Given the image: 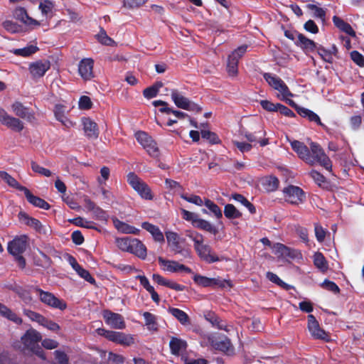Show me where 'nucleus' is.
Masks as SVG:
<instances>
[{
    "label": "nucleus",
    "mask_w": 364,
    "mask_h": 364,
    "mask_svg": "<svg viewBox=\"0 0 364 364\" xmlns=\"http://www.w3.org/2000/svg\"><path fill=\"white\" fill-rule=\"evenodd\" d=\"M41 340L42 336L38 331L33 328L28 329L21 337V343L23 344L21 350L32 352L39 358L45 360V353L38 345L39 341Z\"/></svg>",
    "instance_id": "obj_1"
},
{
    "label": "nucleus",
    "mask_w": 364,
    "mask_h": 364,
    "mask_svg": "<svg viewBox=\"0 0 364 364\" xmlns=\"http://www.w3.org/2000/svg\"><path fill=\"white\" fill-rule=\"evenodd\" d=\"M188 237L194 242V248L199 257L208 263H213L220 260V258L212 253L211 248L208 245H204L203 236L198 232H190Z\"/></svg>",
    "instance_id": "obj_2"
},
{
    "label": "nucleus",
    "mask_w": 364,
    "mask_h": 364,
    "mask_svg": "<svg viewBox=\"0 0 364 364\" xmlns=\"http://www.w3.org/2000/svg\"><path fill=\"white\" fill-rule=\"evenodd\" d=\"M28 237L26 235H21L15 237L8 244L9 252L14 256L21 267L23 268L26 265V261L21 256V254L26 250L27 247Z\"/></svg>",
    "instance_id": "obj_3"
},
{
    "label": "nucleus",
    "mask_w": 364,
    "mask_h": 364,
    "mask_svg": "<svg viewBox=\"0 0 364 364\" xmlns=\"http://www.w3.org/2000/svg\"><path fill=\"white\" fill-rule=\"evenodd\" d=\"M310 158L311 162L308 164L314 165L318 163L323 166L327 171H331L332 164L329 157L325 154L322 148L315 142L310 143Z\"/></svg>",
    "instance_id": "obj_4"
},
{
    "label": "nucleus",
    "mask_w": 364,
    "mask_h": 364,
    "mask_svg": "<svg viewBox=\"0 0 364 364\" xmlns=\"http://www.w3.org/2000/svg\"><path fill=\"white\" fill-rule=\"evenodd\" d=\"M127 182L141 198L149 200L153 199L154 196L150 187L135 173H129L127 175Z\"/></svg>",
    "instance_id": "obj_5"
},
{
    "label": "nucleus",
    "mask_w": 364,
    "mask_h": 364,
    "mask_svg": "<svg viewBox=\"0 0 364 364\" xmlns=\"http://www.w3.org/2000/svg\"><path fill=\"white\" fill-rule=\"evenodd\" d=\"M263 76L267 82L278 92L277 96L279 100H285L286 97H293V94L281 78L271 73H264Z\"/></svg>",
    "instance_id": "obj_6"
},
{
    "label": "nucleus",
    "mask_w": 364,
    "mask_h": 364,
    "mask_svg": "<svg viewBox=\"0 0 364 364\" xmlns=\"http://www.w3.org/2000/svg\"><path fill=\"white\" fill-rule=\"evenodd\" d=\"M97 332L99 335L104 336L109 341L124 346H129L134 343V337L130 334L104 328H97Z\"/></svg>",
    "instance_id": "obj_7"
},
{
    "label": "nucleus",
    "mask_w": 364,
    "mask_h": 364,
    "mask_svg": "<svg viewBox=\"0 0 364 364\" xmlns=\"http://www.w3.org/2000/svg\"><path fill=\"white\" fill-rule=\"evenodd\" d=\"M171 98L178 108L188 111H200V108L198 105L191 102L182 92L177 89H172L171 90Z\"/></svg>",
    "instance_id": "obj_8"
},
{
    "label": "nucleus",
    "mask_w": 364,
    "mask_h": 364,
    "mask_svg": "<svg viewBox=\"0 0 364 364\" xmlns=\"http://www.w3.org/2000/svg\"><path fill=\"white\" fill-rule=\"evenodd\" d=\"M135 137L150 156L154 158L159 156V151L156 143L147 133L139 131L135 133Z\"/></svg>",
    "instance_id": "obj_9"
},
{
    "label": "nucleus",
    "mask_w": 364,
    "mask_h": 364,
    "mask_svg": "<svg viewBox=\"0 0 364 364\" xmlns=\"http://www.w3.org/2000/svg\"><path fill=\"white\" fill-rule=\"evenodd\" d=\"M36 294L40 300L45 304L60 310H65L67 308L66 303L56 296L52 293L43 291L40 289H36Z\"/></svg>",
    "instance_id": "obj_10"
},
{
    "label": "nucleus",
    "mask_w": 364,
    "mask_h": 364,
    "mask_svg": "<svg viewBox=\"0 0 364 364\" xmlns=\"http://www.w3.org/2000/svg\"><path fill=\"white\" fill-rule=\"evenodd\" d=\"M193 279L195 283L203 287L218 286L223 288H231L232 286V282L230 280H220L215 278H208L199 274H195Z\"/></svg>",
    "instance_id": "obj_11"
},
{
    "label": "nucleus",
    "mask_w": 364,
    "mask_h": 364,
    "mask_svg": "<svg viewBox=\"0 0 364 364\" xmlns=\"http://www.w3.org/2000/svg\"><path fill=\"white\" fill-rule=\"evenodd\" d=\"M283 193L286 201L291 204H299L305 198L304 193L298 186H289L284 188Z\"/></svg>",
    "instance_id": "obj_12"
},
{
    "label": "nucleus",
    "mask_w": 364,
    "mask_h": 364,
    "mask_svg": "<svg viewBox=\"0 0 364 364\" xmlns=\"http://www.w3.org/2000/svg\"><path fill=\"white\" fill-rule=\"evenodd\" d=\"M158 261L161 269L165 272H168L171 273L191 272V269L190 268L182 264H180L176 261L165 259L161 257H159L158 258Z\"/></svg>",
    "instance_id": "obj_13"
},
{
    "label": "nucleus",
    "mask_w": 364,
    "mask_h": 364,
    "mask_svg": "<svg viewBox=\"0 0 364 364\" xmlns=\"http://www.w3.org/2000/svg\"><path fill=\"white\" fill-rule=\"evenodd\" d=\"M18 218L22 223L29 226L39 233L46 234L48 231V227L43 225L38 220L30 217L24 212L19 213Z\"/></svg>",
    "instance_id": "obj_14"
},
{
    "label": "nucleus",
    "mask_w": 364,
    "mask_h": 364,
    "mask_svg": "<svg viewBox=\"0 0 364 364\" xmlns=\"http://www.w3.org/2000/svg\"><path fill=\"white\" fill-rule=\"evenodd\" d=\"M308 329L314 338L326 341L330 339L327 333L320 328L318 322L312 314L308 316Z\"/></svg>",
    "instance_id": "obj_15"
},
{
    "label": "nucleus",
    "mask_w": 364,
    "mask_h": 364,
    "mask_svg": "<svg viewBox=\"0 0 364 364\" xmlns=\"http://www.w3.org/2000/svg\"><path fill=\"white\" fill-rule=\"evenodd\" d=\"M105 323L112 328L122 330L126 325L122 315L106 310L103 312Z\"/></svg>",
    "instance_id": "obj_16"
},
{
    "label": "nucleus",
    "mask_w": 364,
    "mask_h": 364,
    "mask_svg": "<svg viewBox=\"0 0 364 364\" xmlns=\"http://www.w3.org/2000/svg\"><path fill=\"white\" fill-rule=\"evenodd\" d=\"M50 63L47 60H39L29 65V72L33 78H40L50 69Z\"/></svg>",
    "instance_id": "obj_17"
},
{
    "label": "nucleus",
    "mask_w": 364,
    "mask_h": 364,
    "mask_svg": "<svg viewBox=\"0 0 364 364\" xmlns=\"http://www.w3.org/2000/svg\"><path fill=\"white\" fill-rule=\"evenodd\" d=\"M13 17L25 26L34 28L40 26V22L30 17L23 7H16L12 12Z\"/></svg>",
    "instance_id": "obj_18"
},
{
    "label": "nucleus",
    "mask_w": 364,
    "mask_h": 364,
    "mask_svg": "<svg viewBox=\"0 0 364 364\" xmlns=\"http://www.w3.org/2000/svg\"><path fill=\"white\" fill-rule=\"evenodd\" d=\"M0 123L16 132H21L23 129L21 121L10 116L3 109H0Z\"/></svg>",
    "instance_id": "obj_19"
},
{
    "label": "nucleus",
    "mask_w": 364,
    "mask_h": 364,
    "mask_svg": "<svg viewBox=\"0 0 364 364\" xmlns=\"http://www.w3.org/2000/svg\"><path fill=\"white\" fill-rule=\"evenodd\" d=\"M94 62L91 58H84L79 63L78 73L84 80H90L93 77Z\"/></svg>",
    "instance_id": "obj_20"
},
{
    "label": "nucleus",
    "mask_w": 364,
    "mask_h": 364,
    "mask_svg": "<svg viewBox=\"0 0 364 364\" xmlns=\"http://www.w3.org/2000/svg\"><path fill=\"white\" fill-rule=\"evenodd\" d=\"M169 347L173 355L183 358L188 348V344L185 340L181 338L171 337L169 341Z\"/></svg>",
    "instance_id": "obj_21"
},
{
    "label": "nucleus",
    "mask_w": 364,
    "mask_h": 364,
    "mask_svg": "<svg viewBox=\"0 0 364 364\" xmlns=\"http://www.w3.org/2000/svg\"><path fill=\"white\" fill-rule=\"evenodd\" d=\"M243 135L250 142H258L262 146L268 144V139L264 138L266 132L262 127L254 133L244 132Z\"/></svg>",
    "instance_id": "obj_22"
},
{
    "label": "nucleus",
    "mask_w": 364,
    "mask_h": 364,
    "mask_svg": "<svg viewBox=\"0 0 364 364\" xmlns=\"http://www.w3.org/2000/svg\"><path fill=\"white\" fill-rule=\"evenodd\" d=\"M291 146L301 159L304 161L306 163L311 161L310 158V151L304 143L294 140L291 141Z\"/></svg>",
    "instance_id": "obj_23"
},
{
    "label": "nucleus",
    "mask_w": 364,
    "mask_h": 364,
    "mask_svg": "<svg viewBox=\"0 0 364 364\" xmlns=\"http://www.w3.org/2000/svg\"><path fill=\"white\" fill-rule=\"evenodd\" d=\"M83 130L85 135L90 139H97L99 136V131L97 124L90 118L82 119Z\"/></svg>",
    "instance_id": "obj_24"
},
{
    "label": "nucleus",
    "mask_w": 364,
    "mask_h": 364,
    "mask_svg": "<svg viewBox=\"0 0 364 364\" xmlns=\"http://www.w3.org/2000/svg\"><path fill=\"white\" fill-rule=\"evenodd\" d=\"M21 189L24 193L27 200L31 204L44 210H48L50 208V205L46 201L38 196L33 195L27 188H21Z\"/></svg>",
    "instance_id": "obj_25"
},
{
    "label": "nucleus",
    "mask_w": 364,
    "mask_h": 364,
    "mask_svg": "<svg viewBox=\"0 0 364 364\" xmlns=\"http://www.w3.org/2000/svg\"><path fill=\"white\" fill-rule=\"evenodd\" d=\"M11 110L16 116L28 121H31L34 118L33 113L18 102L12 104Z\"/></svg>",
    "instance_id": "obj_26"
},
{
    "label": "nucleus",
    "mask_w": 364,
    "mask_h": 364,
    "mask_svg": "<svg viewBox=\"0 0 364 364\" xmlns=\"http://www.w3.org/2000/svg\"><path fill=\"white\" fill-rule=\"evenodd\" d=\"M113 224L114 228L123 234H133L138 235L140 232L139 229L136 228L134 226L129 225L124 222L119 220V219L114 218H112Z\"/></svg>",
    "instance_id": "obj_27"
},
{
    "label": "nucleus",
    "mask_w": 364,
    "mask_h": 364,
    "mask_svg": "<svg viewBox=\"0 0 364 364\" xmlns=\"http://www.w3.org/2000/svg\"><path fill=\"white\" fill-rule=\"evenodd\" d=\"M213 346L215 349L220 350L228 355L233 354L234 349L230 341L227 337H220L218 341L213 342Z\"/></svg>",
    "instance_id": "obj_28"
},
{
    "label": "nucleus",
    "mask_w": 364,
    "mask_h": 364,
    "mask_svg": "<svg viewBox=\"0 0 364 364\" xmlns=\"http://www.w3.org/2000/svg\"><path fill=\"white\" fill-rule=\"evenodd\" d=\"M65 107L63 105H55L54 109V114L56 119L67 128L73 127L74 123L65 116Z\"/></svg>",
    "instance_id": "obj_29"
},
{
    "label": "nucleus",
    "mask_w": 364,
    "mask_h": 364,
    "mask_svg": "<svg viewBox=\"0 0 364 364\" xmlns=\"http://www.w3.org/2000/svg\"><path fill=\"white\" fill-rule=\"evenodd\" d=\"M131 249L132 251L129 252V253H132L142 259H144L146 257V247L139 239H133Z\"/></svg>",
    "instance_id": "obj_30"
},
{
    "label": "nucleus",
    "mask_w": 364,
    "mask_h": 364,
    "mask_svg": "<svg viewBox=\"0 0 364 364\" xmlns=\"http://www.w3.org/2000/svg\"><path fill=\"white\" fill-rule=\"evenodd\" d=\"M152 104L154 107H159V105H164V108L159 109V111L162 113H166V114L172 113L173 114H174L176 117H178L179 119H183V118L188 117V114L186 113L178 111V110L173 109L172 108L169 107L168 106L167 102H166L164 101L155 100L152 102Z\"/></svg>",
    "instance_id": "obj_31"
},
{
    "label": "nucleus",
    "mask_w": 364,
    "mask_h": 364,
    "mask_svg": "<svg viewBox=\"0 0 364 364\" xmlns=\"http://www.w3.org/2000/svg\"><path fill=\"white\" fill-rule=\"evenodd\" d=\"M167 242L171 249L176 253L181 252L180 237L178 235L172 231L166 232Z\"/></svg>",
    "instance_id": "obj_32"
},
{
    "label": "nucleus",
    "mask_w": 364,
    "mask_h": 364,
    "mask_svg": "<svg viewBox=\"0 0 364 364\" xmlns=\"http://www.w3.org/2000/svg\"><path fill=\"white\" fill-rule=\"evenodd\" d=\"M141 227L152 235L155 241L160 242L164 241V235L157 226L149 223L144 222L141 224Z\"/></svg>",
    "instance_id": "obj_33"
},
{
    "label": "nucleus",
    "mask_w": 364,
    "mask_h": 364,
    "mask_svg": "<svg viewBox=\"0 0 364 364\" xmlns=\"http://www.w3.org/2000/svg\"><path fill=\"white\" fill-rule=\"evenodd\" d=\"M296 44L306 51H311L316 48V43L301 33L296 34Z\"/></svg>",
    "instance_id": "obj_34"
},
{
    "label": "nucleus",
    "mask_w": 364,
    "mask_h": 364,
    "mask_svg": "<svg viewBox=\"0 0 364 364\" xmlns=\"http://www.w3.org/2000/svg\"><path fill=\"white\" fill-rule=\"evenodd\" d=\"M38 50V48L35 45H28L22 48H14L9 50L10 53L17 56L23 58L29 57Z\"/></svg>",
    "instance_id": "obj_35"
},
{
    "label": "nucleus",
    "mask_w": 364,
    "mask_h": 364,
    "mask_svg": "<svg viewBox=\"0 0 364 364\" xmlns=\"http://www.w3.org/2000/svg\"><path fill=\"white\" fill-rule=\"evenodd\" d=\"M333 22L335 24V26L343 32L347 33L350 36H355V32L354 31L351 26L349 23L345 22L341 18L334 16L333 17Z\"/></svg>",
    "instance_id": "obj_36"
},
{
    "label": "nucleus",
    "mask_w": 364,
    "mask_h": 364,
    "mask_svg": "<svg viewBox=\"0 0 364 364\" xmlns=\"http://www.w3.org/2000/svg\"><path fill=\"white\" fill-rule=\"evenodd\" d=\"M168 311L174 316L182 325L189 324V317L183 311L176 309L170 308Z\"/></svg>",
    "instance_id": "obj_37"
},
{
    "label": "nucleus",
    "mask_w": 364,
    "mask_h": 364,
    "mask_svg": "<svg viewBox=\"0 0 364 364\" xmlns=\"http://www.w3.org/2000/svg\"><path fill=\"white\" fill-rule=\"evenodd\" d=\"M0 314L6 318L12 321L16 324H20L22 322L21 318L18 316L14 312L11 311L6 306L0 304Z\"/></svg>",
    "instance_id": "obj_38"
},
{
    "label": "nucleus",
    "mask_w": 364,
    "mask_h": 364,
    "mask_svg": "<svg viewBox=\"0 0 364 364\" xmlns=\"http://www.w3.org/2000/svg\"><path fill=\"white\" fill-rule=\"evenodd\" d=\"M133 239L131 237L116 238L115 243L120 250L129 252L132 251L131 247Z\"/></svg>",
    "instance_id": "obj_39"
},
{
    "label": "nucleus",
    "mask_w": 364,
    "mask_h": 364,
    "mask_svg": "<svg viewBox=\"0 0 364 364\" xmlns=\"http://www.w3.org/2000/svg\"><path fill=\"white\" fill-rule=\"evenodd\" d=\"M274 254L279 257H292L291 250L281 243L274 244L272 247Z\"/></svg>",
    "instance_id": "obj_40"
},
{
    "label": "nucleus",
    "mask_w": 364,
    "mask_h": 364,
    "mask_svg": "<svg viewBox=\"0 0 364 364\" xmlns=\"http://www.w3.org/2000/svg\"><path fill=\"white\" fill-rule=\"evenodd\" d=\"M314 265L319 269L322 272H325L328 268V262L323 255L320 252H316L314 255Z\"/></svg>",
    "instance_id": "obj_41"
},
{
    "label": "nucleus",
    "mask_w": 364,
    "mask_h": 364,
    "mask_svg": "<svg viewBox=\"0 0 364 364\" xmlns=\"http://www.w3.org/2000/svg\"><path fill=\"white\" fill-rule=\"evenodd\" d=\"M194 226L214 235L218 233V230L214 225H213L210 222L199 218L195 223Z\"/></svg>",
    "instance_id": "obj_42"
},
{
    "label": "nucleus",
    "mask_w": 364,
    "mask_h": 364,
    "mask_svg": "<svg viewBox=\"0 0 364 364\" xmlns=\"http://www.w3.org/2000/svg\"><path fill=\"white\" fill-rule=\"evenodd\" d=\"M0 178L4 180L9 186L19 191H22L21 188H25L24 186H21L14 178H13L6 171H0Z\"/></svg>",
    "instance_id": "obj_43"
},
{
    "label": "nucleus",
    "mask_w": 364,
    "mask_h": 364,
    "mask_svg": "<svg viewBox=\"0 0 364 364\" xmlns=\"http://www.w3.org/2000/svg\"><path fill=\"white\" fill-rule=\"evenodd\" d=\"M162 86L163 83L159 82L154 84V85L146 88L143 92L144 97L147 99H151L153 97H155L157 95L159 89L162 87Z\"/></svg>",
    "instance_id": "obj_44"
},
{
    "label": "nucleus",
    "mask_w": 364,
    "mask_h": 364,
    "mask_svg": "<svg viewBox=\"0 0 364 364\" xmlns=\"http://www.w3.org/2000/svg\"><path fill=\"white\" fill-rule=\"evenodd\" d=\"M204 205L208 208V210L213 214V215L220 219L223 217V213L219 206L214 202L209 199H206L204 202Z\"/></svg>",
    "instance_id": "obj_45"
},
{
    "label": "nucleus",
    "mask_w": 364,
    "mask_h": 364,
    "mask_svg": "<svg viewBox=\"0 0 364 364\" xmlns=\"http://www.w3.org/2000/svg\"><path fill=\"white\" fill-rule=\"evenodd\" d=\"M143 316L145 320V325L147 328L151 331H156L157 330V323L156 322V316L149 313V312H144Z\"/></svg>",
    "instance_id": "obj_46"
},
{
    "label": "nucleus",
    "mask_w": 364,
    "mask_h": 364,
    "mask_svg": "<svg viewBox=\"0 0 364 364\" xmlns=\"http://www.w3.org/2000/svg\"><path fill=\"white\" fill-rule=\"evenodd\" d=\"M2 26L4 28L11 33H16L20 31L21 27L20 26L11 21V20H6L2 23Z\"/></svg>",
    "instance_id": "obj_47"
},
{
    "label": "nucleus",
    "mask_w": 364,
    "mask_h": 364,
    "mask_svg": "<svg viewBox=\"0 0 364 364\" xmlns=\"http://www.w3.org/2000/svg\"><path fill=\"white\" fill-rule=\"evenodd\" d=\"M263 184L265 186L267 191H273L278 187L279 181L274 176H269L264 178Z\"/></svg>",
    "instance_id": "obj_48"
},
{
    "label": "nucleus",
    "mask_w": 364,
    "mask_h": 364,
    "mask_svg": "<svg viewBox=\"0 0 364 364\" xmlns=\"http://www.w3.org/2000/svg\"><path fill=\"white\" fill-rule=\"evenodd\" d=\"M238 58H232L229 56L227 64V70L230 75L235 76L237 73Z\"/></svg>",
    "instance_id": "obj_49"
},
{
    "label": "nucleus",
    "mask_w": 364,
    "mask_h": 364,
    "mask_svg": "<svg viewBox=\"0 0 364 364\" xmlns=\"http://www.w3.org/2000/svg\"><path fill=\"white\" fill-rule=\"evenodd\" d=\"M224 214L228 218H238L240 216V212L232 204L225 206Z\"/></svg>",
    "instance_id": "obj_50"
},
{
    "label": "nucleus",
    "mask_w": 364,
    "mask_h": 364,
    "mask_svg": "<svg viewBox=\"0 0 364 364\" xmlns=\"http://www.w3.org/2000/svg\"><path fill=\"white\" fill-rule=\"evenodd\" d=\"M233 199L244 206H245L251 213L255 212V208L252 203H250L243 196L240 194H235L232 196Z\"/></svg>",
    "instance_id": "obj_51"
},
{
    "label": "nucleus",
    "mask_w": 364,
    "mask_h": 364,
    "mask_svg": "<svg viewBox=\"0 0 364 364\" xmlns=\"http://www.w3.org/2000/svg\"><path fill=\"white\" fill-rule=\"evenodd\" d=\"M55 364H68L69 361L67 354L62 351L57 350L54 351Z\"/></svg>",
    "instance_id": "obj_52"
},
{
    "label": "nucleus",
    "mask_w": 364,
    "mask_h": 364,
    "mask_svg": "<svg viewBox=\"0 0 364 364\" xmlns=\"http://www.w3.org/2000/svg\"><path fill=\"white\" fill-rule=\"evenodd\" d=\"M41 326H43L44 328H47L48 330H49L50 331L55 332V333L59 331L60 329V326L57 323H55L51 320H49V319L46 318V317H44L43 321L41 323Z\"/></svg>",
    "instance_id": "obj_53"
},
{
    "label": "nucleus",
    "mask_w": 364,
    "mask_h": 364,
    "mask_svg": "<svg viewBox=\"0 0 364 364\" xmlns=\"http://www.w3.org/2000/svg\"><path fill=\"white\" fill-rule=\"evenodd\" d=\"M181 197L186 201L191 203H193L198 206H201L203 204H204L202 198L200 196H196V195L188 196L186 194H181Z\"/></svg>",
    "instance_id": "obj_54"
},
{
    "label": "nucleus",
    "mask_w": 364,
    "mask_h": 364,
    "mask_svg": "<svg viewBox=\"0 0 364 364\" xmlns=\"http://www.w3.org/2000/svg\"><path fill=\"white\" fill-rule=\"evenodd\" d=\"M31 168L34 172L39 173L42 176H46V177H49L52 174V173L50 170L41 166L39 164H38L35 161L31 162Z\"/></svg>",
    "instance_id": "obj_55"
},
{
    "label": "nucleus",
    "mask_w": 364,
    "mask_h": 364,
    "mask_svg": "<svg viewBox=\"0 0 364 364\" xmlns=\"http://www.w3.org/2000/svg\"><path fill=\"white\" fill-rule=\"evenodd\" d=\"M181 211L182 213L183 218L187 221L191 222L193 225L194 226L195 223L198 219V215L195 213L190 212L185 209H181Z\"/></svg>",
    "instance_id": "obj_56"
},
{
    "label": "nucleus",
    "mask_w": 364,
    "mask_h": 364,
    "mask_svg": "<svg viewBox=\"0 0 364 364\" xmlns=\"http://www.w3.org/2000/svg\"><path fill=\"white\" fill-rule=\"evenodd\" d=\"M73 223L77 226L92 229L95 228V223L92 221H88L82 218H77L73 220Z\"/></svg>",
    "instance_id": "obj_57"
},
{
    "label": "nucleus",
    "mask_w": 364,
    "mask_h": 364,
    "mask_svg": "<svg viewBox=\"0 0 364 364\" xmlns=\"http://www.w3.org/2000/svg\"><path fill=\"white\" fill-rule=\"evenodd\" d=\"M53 6V4L50 1L44 0L40 3L39 9L41 11L43 14L48 15L51 13Z\"/></svg>",
    "instance_id": "obj_58"
},
{
    "label": "nucleus",
    "mask_w": 364,
    "mask_h": 364,
    "mask_svg": "<svg viewBox=\"0 0 364 364\" xmlns=\"http://www.w3.org/2000/svg\"><path fill=\"white\" fill-rule=\"evenodd\" d=\"M110 175L109 168L107 166H103L100 169V176L97 178V181L100 185H104L109 179Z\"/></svg>",
    "instance_id": "obj_59"
},
{
    "label": "nucleus",
    "mask_w": 364,
    "mask_h": 364,
    "mask_svg": "<svg viewBox=\"0 0 364 364\" xmlns=\"http://www.w3.org/2000/svg\"><path fill=\"white\" fill-rule=\"evenodd\" d=\"M75 272L80 277L83 278L90 284L95 283V279L90 275V272L83 269L81 266L78 267Z\"/></svg>",
    "instance_id": "obj_60"
},
{
    "label": "nucleus",
    "mask_w": 364,
    "mask_h": 364,
    "mask_svg": "<svg viewBox=\"0 0 364 364\" xmlns=\"http://www.w3.org/2000/svg\"><path fill=\"white\" fill-rule=\"evenodd\" d=\"M24 314L26 316H27L31 320L37 322L41 325V322L43 321L44 316L41 315L40 314H38L36 312H34L31 310H24Z\"/></svg>",
    "instance_id": "obj_61"
},
{
    "label": "nucleus",
    "mask_w": 364,
    "mask_h": 364,
    "mask_svg": "<svg viewBox=\"0 0 364 364\" xmlns=\"http://www.w3.org/2000/svg\"><path fill=\"white\" fill-rule=\"evenodd\" d=\"M314 231H315V235L317 239V240L319 242H321L324 240L326 231L324 228H323L319 224L316 223L314 225Z\"/></svg>",
    "instance_id": "obj_62"
},
{
    "label": "nucleus",
    "mask_w": 364,
    "mask_h": 364,
    "mask_svg": "<svg viewBox=\"0 0 364 364\" xmlns=\"http://www.w3.org/2000/svg\"><path fill=\"white\" fill-rule=\"evenodd\" d=\"M321 287L335 294H338L340 291V289L338 287V285L333 282L329 281L328 279H325L323 281V282L321 284Z\"/></svg>",
    "instance_id": "obj_63"
},
{
    "label": "nucleus",
    "mask_w": 364,
    "mask_h": 364,
    "mask_svg": "<svg viewBox=\"0 0 364 364\" xmlns=\"http://www.w3.org/2000/svg\"><path fill=\"white\" fill-rule=\"evenodd\" d=\"M200 132L202 137L208 140L210 143L217 144L218 142V139L214 133L205 129H201Z\"/></svg>",
    "instance_id": "obj_64"
}]
</instances>
